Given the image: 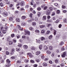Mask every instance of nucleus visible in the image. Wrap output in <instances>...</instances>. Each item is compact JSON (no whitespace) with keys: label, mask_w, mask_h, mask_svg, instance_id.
I'll list each match as a JSON object with an SVG mask.
<instances>
[{"label":"nucleus","mask_w":67,"mask_h":67,"mask_svg":"<svg viewBox=\"0 0 67 67\" xmlns=\"http://www.w3.org/2000/svg\"><path fill=\"white\" fill-rule=\"evenodd\" d=\"M9 20L10 21H13V17H10L9 18Z\"/></svg>","instance_id":"9d476101"},{"label":"nucleus","mask_w":67,"mask_h":67,"mask_svg":"<svg viewBox=\"0 0 67 67\" xmlns=\"http://www.w3.org/2000/svg\"><path fill=\"white\" fill-rule=\"evenodd\" d=\"M25 33L27 34H28V35H30V32L27 31V30H25Z\"/></svg>","instance_id":"7ed1b4c3"},{"label":"nucleus","mask_w":67,"mask_h":67,"mask_svg":"<svg viewBox=\"0 0 67 67\" xmlns=\"http://www.w3.org/2000/svg\"><path fill=\"white\" fill-rule=\"evenodd\" d=\"M63 44H64V42L63 41H62L60 44H59V45H63Z\"/></svg>","instance_id":"7c9ffc66"},{"label":"nucleus","mask_w":67,"mask_h":67,"mask_svg":"<svg viewBox=\"0 0 67 67\" xmlns=\"http://www.w3.org/2000/svg\"><path fill=\"white\" fill-rule=\"evenodd\" d=\"M25 4V2H21L20 3V5L22 7V6H23Z\"/></svg>","instance_id":"9b49d317"},{"label":"nucleus","mask_w":67,"mask_h":67,"mask_svg":"<svg viewBox=\"0 0 67 67\" xmlns=\"http://www.w3.org/2000/svg\"><path fill=\"white\" fill-rule=\"evenodd\" d=\"M41 15V13L40 12H38L37 14V15L38 16H40Z\"/></svg>","instance_id":"3c124183"},{"label":"nucleus","mask_w":67,"mask_h":67,"mask_svg":"<svg viewBox=\"0 0 67 67\" xmlns=\"http://www.w3.org/2000/svg\"><path fill=\"white\" fill-rule=\"evenodd\" d=\"M64 22L65 23H67V19H64Z\"/></svg>","instance_id":"2eb2a0df"},{"label":"nucleus","mask_w":67,"mask_h":67,"mask_svg":"<svg viewBox=\"0 0 67 67\" xmlns=\"http://www.w3.org/2000/svg\"><path fill=\"white\" fill-rule=\"evenodd\" d=\"M7 32V29H5V30H3L2 31V32L4 33V34H5L6 33V32Z\"/></svg>","instance_id":"ddd939ff"},{"label":"nucleus","mask_w":67,"mask_h":67,"mask_svg":"<svg viewBox=\"0 0 67 67\" xmlns=\"http://www.w3.org/2000/svg\"><path fill=\"white\" fill-rule=\"evenodd\" d=\"M47 22H53V21L52 20H48L47 21Z\"/></svg>","instance_id":"a19ab883"},{"label":"nucleus","mask_w":67,"mask_h":67,"mask_svg":"<svg viewBox=\"0 0 67 67\" xmlns=\"http://www.w3.org/2000/svg\"><path fill=\"white\" fill-rule=\"evenodd\" d=\"M62 7L63 9H65L66 8V7L64 5H62Z\"/></svg>","instance_id":"052dcab7"},{"label":"nucleus","mask_w":67,"mask_h":67,"mask_svg":"<svg viewBox=\"0 0 67 67\" xmlns=\"http://www.w3.org/2000/svg\"><path fill=\"white\" fill-rule=\"evenodd\" d=\"M16 27L18 29H19V30H20V31H23V29L21 28V26H20V25H17L16 26Z\"/></svg>","instance_id":"f257e3e1"},{"label":"nucleus","mask_w":67,"mask_h":67,"mask_svg":"<svg viewBox=\"0 0 67 67\" xmlns=\"http://www.w3.org/2000/svg\"><path fill=\"white\" fill-rule=\"evenodd\" d=\"M0 5L1 7H3V3H0Z\"/></svg>","instance_id":"ea45409f"},{"label":"nucleus","mask_w":67,"mask_h":67,"mask_svg":"<svg viewBox=\"0 0 67 67\" xmlns=\"http://www.w3.org/2000/svg\"><path fill=\"white\" fill-rule=\"evenodd\" d=\"M44 7H45V5L44 4L42 5L41 6V7L42 8H43Z\"/></svg>","instance_id":"13d9d810"},{"label":"nucleus","mask_w":67,"mask_h":67,"mask_svg":"<svg viewBox=\"0 0 67 67\" xmlns=\"http://www.w3.org/2000/svg\"><path fill=\"white\" fill-rule=\"evenodd\" d=\"M7 62L8 63H10L11 62V61L9 59H7Z\"/></svg>","instance_id":"2f4dec72"},{"label":"nucleus","mask_w":67,"mask_h":67,"mask_svg":"<svg viewBox=\"0 0 67 67\" xmlns=\"http://www.w3.org/2000/svg\"><path fill=\"white\" fill-rule=\"evenodd\" d=\"M45 26V25H40L39 26V27L40 28H43V27H44Z\"/></svg>","instance_id":"f3484780"},{"label":"nucleus","mask_w":67,"mask_h":67,"mask_svg":"<svg viewBox=\"0 0 67 67\" xmlns=\"http://www.w3.org/2000/svg\"><path fill=\"white\" fill-rule=\"evenodd\" d=\"M45 39V37H42L41 38V41H43V40H44Z\"/></svg>","instance_id":"c756f323"},{"label":"nucleus","mask_w":67,"mask_h":67,"mask_svg":"<svg viewBox=\"0 0 67 67\" xmlns=\"http://www.w3.org/2000/svg\"><path fill=\"white\" fill-rule=\"evenodd\" d=\"M51 33V31L49 30H48L47 31L46 33V34H49V33Z\"/></svg>","instance_id":"393cba45"},{"label":"nucleus","mask_w":67,"mask_h":67,"mask_svg":"<svg viewBox=\"0 0 67 67\" xmlns=\"http://www.w3.org/2000/svg\"><path fill=\"white\" fill-rule=\"evenodd\" d=\"M59 20L58 19H57L55 21V23H58L59 22Z\"/></svg>","instance_id":"bb28decb"},{"label":"nucleus","mask_w":67,"mask_h":67,"mask_svg":"<svg viewBox=\"0 0 67 67\" xmlns=\"http://www.w3.org/2000/svg\"><path fill=\"white\" fill-rule=\"evenodd\" d=\"M16 21L17 22H20V18H17L16 19Z\"/></svg>","instance_id":"0eeeda50"},{"label":"nucleus","mask_w":67,"mask_h":67,"mask_svg":"<svg viewBox=\"0 0 67 67\" xmlns=\"http://www.w3.org/2000/svg\"><path fill=\"white\" fill-rule=\"evenodd\" d=\"M43 65L44 66V67H46V66H47V63L44 62L43 63Z\"/></svg>","instance_id":"1a4fd4ad"},{"label":"nucleus","mask_w":67,"mask_h":67,"mask_svg":"<svg viewBox=\"0 0 67 67\" xmlns=\"http://www.w3.org/2000/svg\"><path fill=\"white\" fill-rule=\"evenodd\" d=\"M44 49L45 50H46L48 49V47L46 46H45L44 47Z\"/></svg>","instance_id":"5701e85b"},{"label":"nucleus","mask_w":67,"mask_h":67,"mask_svg":"<svg viewBox=\"0 0 67 67\" xmlns=\"http://www.w3.org/2000/svg\"><path fill=\"white\" fill-rule=\"evenodd\" d=\"M27 21L29 23H31L32 22V19L30 20H28Z\"/></svg>","instance_id":"79ce46f5"},{"label":"nucleus","mask_w":67,"mask_h":67,"mask_svg":"<svg viewBox=\"0 0 67 67\" xmlns=\"http://www.w3.org/2000/svg\"><path fill=\"white\" fill-rule=\"evenodd\" d=\"M41 10V7H38L37 8V10L38 11H40Z\"/></svg>","instance_id":"09e8293b"},{"label":"nucleus","mask_w":67,"mask_h":67,"mask_svg":"<svg viewBox=\"0 0 67 67\" xmlns=\"http://www.w3.org/2000/svg\"><path fill=\"white\" fill-rule=\"evenodd\" d=\"M11 36L12 37H13L14 36V34H13L11 35Z\"/></svg>","instance_id":"de8ad7c7"},{"label":"nucleus","mask_w":67,"mask_h":67,"mask_svg":"<svg viewBox=\"0 0 67 67\" xmlns=\"http://www.w3.org/2000/svg\"><path fill=\"white\" fill-rule=\"evenodd\" d=\"M25 25H26V24L24 23H23L21 24V25L23 26H25Z\"/></svg>","instance_id":"412c9836"},{"label":"nucleus","mask_w":67,"mask_h":67,"mask_svg":"<svg viewBox=\"0 0 67 67\" xmlns=\"http://www.w3.org/2000/svg\"><path fill=\"white\" fill-rule=\"evenodd\" d=\"M55 63H58V60L57 59H55Z\"/></svg>","instance_id":"603ef678"},{"label":"nucleus","mask_w":67,"mask_h":67,"mask_svg":"<svg viewBox=\"0 0 67 67\" xmlns=\"http://www.w3.org/2000/svg\"><path fill=\"white\" fill-rule=\"evenodd\" d=\"M32 25H34L35 26V25H36V23L35 22H33L32 23Z\"/></svg>","instance_id":"72a5a7b5"},{"label":"nucleus","mask_w":67,"mask_h":67,"mask_svg":"<svg viewBox=\"0 0 67 67\" xmlns=\"http://www.w3.org/2000/svg\"><path fill=\"white\" fill-rule=\"evenodd\" d=\"M66 52H64L62 54V57H65V56L66 55Z\"/></svg>","instance_id":"6e6552de"},{"label":"nucleus","mask_w":67,"mask_h":67,"mask_svg":"<svg viewBox=\"0 0 67 67\" xmlns=\"http://www.w3.org/2000/svg\"><path fill=\"white\" fill-rule=\"evenodd\" d=\"M11 58L13 59H15V57L14 56L12 57H11Z\"/></svg>","instance_id":"4d7b16f0"},{"label":"nucleus","mask_w":67,"mask_h":67,"mask_svg":"<svg viewBox=\"0 0 67 67\" xmlns=\"http://www.w3.org/2000/svg\"><path fill=\"white\" fill-rule=\"evenodd\" d=\"M46 52L47 54H51V52L50 51H46Z\"/></svg>","instance_id":"cd10ccee"},{"label":"nucleus","mask_w":67,"mask_h":67,"mask_svg":"<svg viewBox=\"0 0 67 67\" xmlns=\"http://www.w3.org/2000/svg\"><path fill=\"white\" fill-rule=\"evenodd\" d=\"M39 48L40 50H41L42 49V45L41 44V45L39 46Z\"/></svg>","instance_id":"a211bd4d"},{"label":"nucleus","mask_w":67,"mask_h":67,"mask_svg":"<svg viewBox=\"0 0 67 67\" xmlns=\"http://www.w3.org/2000/svg\"><path fill=\"white\" fill-rule=\"evenodd\" d=\"M19 53H20V54H21V55H22V54H24V52H19Z\"/></svg>","instance_id":"bf43d9fd"},{"label":"nucleus","mask_w":67,"mask_h":67,"mask_svg":"<svg viewBox=\"0 0 67 67\" xmlns=\"http://www.w3.org/2000/svg\"><path fill=\"white\" fill-rule=\"evenodd\" d=\"M30 62L31 63H34V61L32 60H30Z\"/></svg>","instance_id":"c03bdc74"},{"label":"nucleus","mask_w":67,"mask_h":67,"mask_svg":"<svg viewBox=\"0 0 67 67\" xmlns=\"http://www.w3.org/2000/svg\"><path fill=\"white\" fill-rule=\"evenodd\" d=\"M33 15V14L32 13H31L30 14L29 16L31 18H32V15Z\"/></svg>","instance_id":"37998d69"},{"label":"nucleus","mask_w":67,"mask_h":67,"mask_svg":"<svg viewBox=\"0 0 67 67\" xmlns=\"http://www.w3.org/2000/svg\"><path fill=\"white\" fill-rule=\"evenodd\" d=\"M57 14H59L60 13V10H57Z\"/></svg>","instance_id":"a18cd8bd"},{"label":"nucleus","mask_w":67,"mask_h":67,"mask_svg":"<svg viewBox=\"0 0 67 67\" xmlns=\"http://www.w3.org/2000/svg\"><path fill=\"white\" fill-rule=\"evenodd\" d=\"M18 47H22V45L20 43H19L18 45Z\"/></svg>","instance_id":"b1692460"},{"label":"nucleus","mask_w":67,"mask_h":67,"mask_svg":"<svg viewBox=\"0 0 67 67\" xmlns=\"http://www.w3.org/2000/svg\"><path fill=\"white\" fill-rule=\"evenodd\" d=\"M35 32L37 33H40V31L38 30H35Z\"/></svg>","instance_id":"864d4df0"},{"label":"nucleus","mask_w":67,"mask_h":67,"mask_svg":"<svg viewBox=\"0 0 67 67\" xmlns=\"http://www.w3.org/2000/svg\"><path fill=\"white\" fill-rule=\"evenodd\" d=\"M41 58H42V59H44L45 58V57L44 56V55H42L41 57Z\"/></svg>","instance_id":"49530a36"},{"label":"nucleus","mask_w":67,"mask_h":67,"mask_svg":"<svg viewBox=\"0 0 67 67\" xmlns=\"http://www.w3.org/2000/svg\"><path fill=\"white\" fill-rule=\"evenodd\" d=\"M13 42L12 41H10L9 42V45H12L13 44Z\"/></svg>","instance_id":"4be33fe9"},{"label":"nucleus","mask_w":67,"mask_h":67,"mask_svg":"<svg viewBox=\"0 0 67 67\" xmlns=\"http://www.w3.org/2000/svg\"><path fill=\"white\" fill-rule=\"evenodd\" d=\"M49 63L50 64H53V62L52 61H49Z\"/></svg>","instance_id":"5fc2aeb1"},{"label":"nucleus","mask_w":67,"mask_h":67,"mask_svg":"<svg viewBox=\"0 0 67 67\" xmlns=\"http://www.w3.org/2000/svg\"><path fill=\"white\" fill-rule=\"evenodd\" d=\"M52 25H51V24H47V26L48 27H49L50 26H51Z\"/></svg>","instance_id":"8fccbe9b"},{"label":"nucleus","mask_w":67,"mask_h":67,"mask_svg":"<svg viewBox=\"0 0 67 67\" xmlns=\"http://www.w3.org/2000/svg\"><path fill=\"white\" fill-rule=\"evenodd\" d=\"M0 30L1 31H3V27L2 26L0 28Z\"/></svg>","instance_id":"f704fd0d"},{"label":"nucleus","mask_w":67,"mask_h":67,"mask_svg":"<svg viewBox=\"0 0 67 67\" xmlns=\"http://www.w3.org/2000/svg\"><path fill=\"white\" fill-rule=\"evenodd\" d=\"M62 26V25L61 24H59V25L58 27L59 28H61V27Z\"/></svg>","instance_id":"6e6d98bb"},{"label":"nucleus","mask_w":67,"mask_h":67,"mask_svg":"<svg viewBox=\"0 0 67 67\" xmlns=\"http://www.w3.org/2000/svg\"><path fill=\"white\" fill-rule=\"evenodd\" d=\"M26 17L25 16H23L21 17V19H23V20H24V19H26Z\"/></svg>","instance_id":"dca6fc26"},{"label":"nucleus","mask_w":67,"mask_h":67,"mask_svg":"<svg viewBox=\"0 0 67 67\" xmlns=\"http://www.w3.org/2000/svg\"><path fill=\"white\" fill-rule=\"evenodd\" d=\"M42 20H46V16H43L42 18Z\"/></svg>","instance_id":"4468645a"},{"label":"nucleus","mask_w":67,"mask_h":67,"mask_svg":"<svg viewBox=\"0 0 67 67\" xmlns=\"http://www.w3.org/2000/svg\"><path fill=\"white\" fill-rule=\"evenodd\" d=\"M11 65L10 64H7L5 66L6 67H9Z\"/></svg>","instance_id":"c85d7f7f"},{"label":"nucleus","mask_w":67,"mask_h":67,"mask_svg":"<svg viewBox=\"0 0 67 67\" xmlns=\"http://www.w3.org/2000/svg\"><path fill=\"white\" fill-rule=\"evenodd\" d=\"M34 67H37V65L36 64H34L33 66Z\"/></svg>","instance_id":"774afa93"},{"label":"nucleus","mask_w":67,"mask_h":67,"mask_svg":"<svg viewBox=\"0 0 67 67\" xmlns=\"http://www.w3.org/2000/svg\"><path fill=\"white\" fill-rule=\"evenodd\" d=\"M31 50H35V47H31Z\"/></svg>","instance_id":"aec40b11"},{"label":"nucleus","mask_w":67,"mask_h":67,"mask_svg":"<svg viewBox=\"0 0 67 67\" xmlns=\"http://www.w3.org/2000/svg\"><path fill=\"white\" fill-rule=\"evenodd\" d=\"M29 60H28V59H26L25 60V63H27L29 62Z\"/></svg>","instance_id":"e433bc0d"},{"label":"nucleus","mask_w":67,"mask_h":67,"mask_svg":"<svg viewBox=\"0 0 67 67\" xmlns=\"http://www.w3.org/2000/svg\"><path fill=\"white\" fill-rule=\"evenodd\" d=\"M10 38L11 37H10V36H8L7 38V41H10Z\"/></svg>","instance_id":"473e14b6"},{"label":"nucleus","mask_w":67,"mask_h":67,"mask_svg":"<svg viewBox=\"0 0 67 67\" xmlns=\"http://www.w3.org/2000/svg\"><path fill=\"white\" fill-rule=\"evenodd\" d=\"M52 19L54 21H55V20H56V18H55V17H53L52 18Z\"/></svg>","instance_id":"338daca9"},{"label":"nucleus","mask_w":67,"mask_h":67,"mask_svg":"<svg viewBox=\"0 0 67 67\" xmlns=\"http://www.w3.org/2000/svg\"><path fill=\"white\" fill-rule=\"evenodd\" d=\"M59 35H57L56 36V38H59Z\"/></svg>","instance_id":"680f3d73"},{"label":"nucleus","mask_w":67,"mask_h":67,"mask_svg":"<svg viewBox=\"0 0 67 67\" xmlns=\"http://www.w3.org/2000/svg\"><path fill=\"white\" fill-rule=\"evenodd\" d=\"M53 38V36L52 35H50L48 37V38L50 40H51Z\"/></svg>","instance_id":"6ab92c4d"},{"label":"nucleus","mask_w":67,"mask_h":67,"mask_svg":"<svg viewBox=\"0 0 67 67\" xmlns=\"http://www.w3.org/2000/svg\"><path fill=\"white\" fill-rule=\"evenodd\" d=\"M27 54V55H29L30 57H33V55L31 53H28Z\"/></svg>","instance_id":"f03ea898"},{"label":"nucleus","mask_w":67,"mask_h":67,"mask_svg":"<svg viewBox=\"0 0 67 67\" xmlns=\"http://www.w3.org/2000/svg\"><path fill=\"white\" fill-rule=\"evenodd\" d=\"M54 5L55 6H58V4L57 3H55L54 4Z\"/></svg>","instance_id":"69168bd1"},{"label":"nucleus","mask_w":67,"mask_h":67,"mask_svg":"<svg viewBox=\"0 0 67 67\" xmlns=\"http://www.w3.org/2000/svg\"><path fill=\"white\" fill-rule=\"evenodd\" d=\"M16 50L17 52H19V51H20V49L19 48H16Z\"/></svg>","instance_id":"c9c22d12"},{"label":"nucleus","mask_w":67,"mask_h":67,"mask_svg":"<svg viewBox=\"0 0 67 67\" xmlns=\"http://www.w3.org/2000/svg\"><path fill=\"white\" fill-rule=\"evenodd\" d=\"M45 30H41V33H42V34H44V33H45Z\"/></svg>","instance_id":"a878e982"},{"label":"nucleus","mask_w":67,"mask_h":67,"mask_svg":"<svg viewBox=\"0 0 67 67\" xmlns=\"http://www.w3.org/2000/svg\"><path fill=\"white\" fill-rule=\"evenodd\" d=\"M14 52H15V49L14 48H13L11 50V53L12 54H13L14 53Z\"/></svg>","instance_id":"f8f14e48"},{"label":"nucleus","mask_w":67,"mask_h":67,"mask_svg":"<svg viewBox=\"0 0 67 67\" xmlns=\"http://www.w3.org/2000/svg\"><path fill=\"white\" fill-rule=\"evenodd\" d=\"M3 14L4 16H7L8 15V13L6 12L3 13Z\"/></svg>","instance_id":"20e7f679"},{"label":"nucleus","mask_w":67,"mask_h":67,"mask_svg":"<svg viewBox=\"0 0 67 67\" xmlns=\"http://www.w3.org/2000/svg\"><path fill=\"white\" fill-rule=\"evenodd\" d=\"M49 49H50V50H52L53 49V46H49Z\"/></svg>","instance_id":"4c0bfd02"},{"label":"nucleus","mask_w":67,"mask_h":67,"mask_svg":"<svg viewBox=\"0 0 67 67\" xmlns=\"http://www.w3.org/2000/svg\"><path fill=\"white\" fill-rule=\"evenodd\" d=\"M36 61L37 62V63H38L39 62H40V60L38 59H36Z\"/></svg>","instance_id":"0e129e2a"},{"label":"nucleus","mask_w":67,"mask_h":67,"mask_svg":"<svg viewBox=\"0 0 67 67\" xmlns=\"http://www.w3.org/2000/svg\"><path fill=\"white\" fill-rule=\"evenodd\" d=\"M23 47L24 49H26L28 48V46L26 45H24Z\"/></svg>","instance_id":"39448f33"},{"label":"nucleus","mask_w":67,"mask_h":67,"mask_svg":"<svg viewBox=\"0 0 67 67\" xmlns=\"http://www.w3.org/2000/svg\"><path fill=\"white\" fill-rule=\"evenodd\" d=\"M15 14H18L19 13V12L18 11H16L15 12Z\"/></svg>","instance_id":"58836bf2"},{"label":"nucleus","mask_w":67,"mask_h":67,"mask_svg":"<svg viewBox=\"0 0 67 67\" xmlns=\"http://www.w3.org/2000/svg\"><path fill=\"white\" fill-rule=\"evenodd\" d=\"M40 54H41V52H40L39 51H37L36 52V55H40Z\"/></svg>","instance_id":"423d86ee"},{"label":"nucleus","mask_w":67,"mask_h":67,"mask_svg":"<svg viewBox=\"0 0 67 67\" xmlns=\"http://www.w3.org/2000/svg\"><path fill=\"white\" fill-rule=\"evenodd\" d=\"M36 42L37 43H40L41 42V41L40 40H38Z\"/></svg>","instance_id":"e2e57ef3"}]
</instances>
